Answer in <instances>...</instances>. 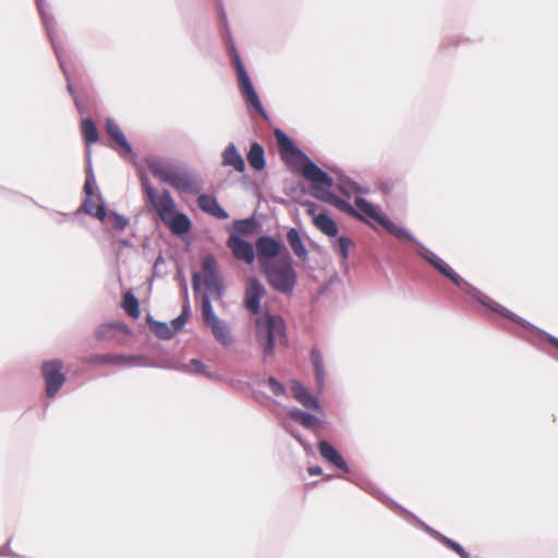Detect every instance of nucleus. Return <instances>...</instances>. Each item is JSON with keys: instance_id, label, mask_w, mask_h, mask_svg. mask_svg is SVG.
<instances>
[{"instance_id": "nucleus-24", "label": "nucleus", "mask_w": 558, "mask_h": 558, "mask_svg": "<svg viewBox=\"0 0 558 558\" xmlns=\"http://www.w3.org/2000/svg\"><path fill=\"white\" fill-rule=\"evenodd\" d=\"M314 226L325 235L335 238L338 232L337 222L327 214L320 213L313 218Z\"/></svg>"}, {"instance_id": "nucleus-54", "label": "nucleus", "mask_w": 558, "mask_h": 558, "mask_svg": "<svg viewBox=\"0 0 558 558\" xmlns=\"http://www.w3.org/2000/svg\"><path fill=\"white\" fill-rule=\"evenodd\" d=\"M306 453L312 452V445L307 442L305 439L300 444Z\"/></svg>"}, {"instance_id": "nucleus-17", "label": "nucleus", "mask_w": 558, "mask_h": 558, "mask_svg": "<svg viewBox=\"0 0 558 558\" xmlns=\"http://www.w3.org/2000/svg\"><path fill=\"white\" fill-rule=\"evenodd\" d=\"M105 130L108 136H110L114 143L121 147L123 153L125 154H132L133 148L130 142L128 141L126 136L120 129L119 124L116 122L112 118H107L105 122Z\"/></svg>"}, {"instance_id": "nucleus-50", "label": "nucleus", "mask_w": 558, "mask_h": 558, "mask_svg": "<svg viewBox=\"0 0 558 558\" xmlns=\"http://www.w3.org/2000/svg\"><path fill=\"white\" fill-rule=\"evenodd\" d=\"M227 49H228L229 57H232L234 53H239L229 33H228V40H227Z\"/></svg>"}, {"instance_id": "nucleus-16", "label": "nucleus", "mask_w": 558, "mask_h": 558, "mask_svg": "<svg viewBox=\"0 0 558 558\" xmlns=\"http://www.w3.org/2000/svg\"><path fill=\"white\" fill-rule=\"evenodd\" d=\"M371 494H373L378 500H380L381 502L392 507L393 509H397L410 517H412L413 519H415L420 524L421 526L424 529L425 532H427L432 537H434L435 539H437L438 542L440 541V538L442 537V534L438 531H436L435 529L430 527L429 525H427L426 523L420 521L413 513H411L410 511H408L407 509H404L401 505H399L398 502L393 501L392 499H390L388 496H386L384 493L379 492V490H376V492H371Z\"/></svg>"}, {"instance_id": "nucleus-46", "label": "nucleus", "mask_w": 558, "mask_h": 558, "mask_svg": "<svg viewBox=\"0 0 558 558\" xmlns=\"http://www.w3.org/2000/svg\"><path fill=\"white\" fill-rule=\"evenodd\" d=\"M81 208L85 214L92 216L96 206H95V203L92 199V197L88 196V197H85Z\"/></svg>"}, {"instance_id": "nucleus-43", "label": "nucleus", "mask_w": 558, "mask_h": 558, "mask_svg": "<svg viewBox=\"0 0 558 558\" xmlns=\"http://www.w3.org/2000/svg\"><path fill=\"white\" fill-rule=\"evenodd\" d=\"M40 17L49 29L51 23V14L45 9V0H35Z\"/></svg>"}, {"instance_id": "nucleus-23", "label": "nucleus", "mask_w": 558, "mask_h": 558, "mask_svg": "<svg viewBox=\"0 0 558 558\" xmlns=\"http://www.w3.org/2000/svg\"><path fill=\"white\" fill-rule=\"evenodd\" d=\"M337 190L347 197H351L355 194H367L369 191L367 187L360 185L349 177L340 175L337 179Z\"/></svg>"}, {"instance_id": "nucleus-12", "label": "nucleus", "mask_w": 558, "mask_h": 558, "mask_svg": "<svg viewBox=\"0 0 558 558\" xmlns=\"http://www.w3.org/2000/svg\"><path fill=\"white\" fill-rule=\"evenodd\" d=\"M226 244L236 260L243 262L247 265L254 263L256 257L255 246L242 236L238 234H230Z\"/></svg>"}, {"instance_id": "nucleus-21", "label": "nucleus", "mask_w": 558, "mask_h": 558, "mask_svg": "<svg viewBox=\"0 0 558 558\" xmlns=\"http://www.w3.org/2000/svg\"><path fill=\"white\" fill-rule=\"evenodd\" d=\"M287 241L294 255L302 262L308 259V252L304 245L301 233L295 228H290L287 232Z\"/></svg>"}, {"instance_id": "nucleus-25", "label": "nucleus", "mask_w": 558, "mask_h": 558, "mask_svg": "<svg viewBox=\"0 0 558 558\" xmlns=\"http://www.w3.org/2000/svg\"><path fill=\"white\" fill-rule=\"evenodd\" d=\"M247 161L250 166L256 170L262 171L266 167L265 150L258 142H253L247 153Z\"/></svg>"}, {"instance_id": "nucleus-6", "label": "nucleus", "mask_w": 558, "mask_h": 558, "mask_svg": "<svg viewBox=\"0 0 558 558\" xmlns=\"http://www.w3.org/2000/svg\"><path fill=\"white\" fill-rule=\"evenodd\" d=\"M230 59L235 70V77L239 92L248 110L255 111L263 119L268 120V113L263 107L260 98L255 89L251 76L244 65V62L241 59L240 53H234L232 57H230Z\"/></svg>"}, {"instance_id": "nucleus-45", "label": "nucleus", "mask_w": 558, "mask_h": 558, "mask_svg": "<svg viewBox=\"0 0 558 558\" xmlns=\"http://www.w3.org/2000/svg\"><path fill=\"white\" fill-rule=\"evenodd\" d=\"M109 216L113 219L114 228L118 230H124L129 223L128 219L117 211H109Z\"/></svg>"}, {"instance_id": "nucleus-56", "label": "nucleus", "mask_w": 558, "mask_h": 558, "mask_svg": "<svg viewBox=\"0 0 558 558\" xmlns=\"http://www.w3.org/2000/svg\"><path fill=\"white\" fill-rule=\"evenodd\" d=\"M120 243H121V245H122V246H125V247H130V246H132L131 241H130V240H128V239H122V240L120 241Z\"/></svg>"}, {"instance_id": "nucleus-41", "label": "nucleus", "mask_w": 558, "mask_h": 558, "mask_svg": "<svg viewBox=\"0 0 558 558\" xmlns=\"http://www.w3.org/2000/svg\"><path fill=\"white\" fill-rule=\"evenodd\" d=\"M299 402L307 410H313L317 412H320L323 410L318 399L315 398L311 392Z\"/></svg>"}, {"instance_id": "nucleus-49", "label": "nucleus", "mask_w": 558, "mask_h": 558, "mask_svg": "<svg viewBox=\"0 0 558 558\" xmlns=\"http://www.w3.org/2000/svg\"><path fill=\"white\" fill-rule=\"evenodd\" d=\"M163 264H165V257H163L162 253L159 252V254H158V256H157V258H156V260L154 263V266H153V275L155 277L158 276L157 275V270H158L159 266H161Z\"/></svg>"}, {"instance_id": "nucleus-18", "label": "nucleus", "mask_w": 558, "mask_h": 558, "mask_svg": "<svg viewBox=\"0 0 558 558\" xmlns=\"http://www.w3.org/2000/svg\"><path fill=\"white\" fill-rule=\"evenodd\" d=\"M117 331H121L125 335L131 333L129 326L121 322H110L101 324L95 330V338L98 341H107L116 338Z\"/></svg>"}, {"instance_id": "nucleus-48", "label": "nucleus", "mask_w": 558, "mask_h": 558, "mask_svg": "<svg viewBox=\"0 0 558 558\" xmlns=\"http://www.w3.org/2000/svg\"><path fill=\"white\" fill-rule=\"evenodd\" d=\"M185 324H186V322H184V318L178 316L171 320L170 329L173 330V335H174L175 332L182 330L183 327L185 326Z\"/></svg>"}, {"instance_id": "nucleus-20", "label": "nucleus", "mask_w": 558, "mask_h": 558, "mask_svg": "<svg viewBox=\"0 0 558 558\" xmlns=\"http://www.w3.org/2000/svg\"><path fill=\"white\" fill-rule=\"evenodd\" d=\"M222 166L232 167L238 172H244L245 162L234 143H229L222 151Z\"/></svg>"}, {"instance_id": "nucleus-2", "label": "nucleus", "mask_w": 558, "mask_h": 558, "mask_svg": "<svg viewBox=\"0 0 558 558\" xmlns=\"http://www.w3.org/2000/svg\"><path fill=\"white\" fill-rule=\"evenodd\" d=\"M146 197L150 205L155 208L160 220L169 228V230L178 236L189 233L192 222L189 216L177 210L175 202L168 190H163L160 195L150 184L147 178L142 179Z\"/></svg>"}, {"instance_id": "nucleus-44", "label": "nucleus", "mask_w": 558, "mask_h": 558, "mask_svg": "<svg viewBox=\"0 0 558 558\" xmlns=\"http://www.w3.org/2000/svg\"><path fill=\"white\" fill-rule=\"evenodd\" d=\"M291 389L294 393V398L298 401L302 400L304 397H306V395L310 393L307 388L299 381H292Z\"/></svg>"}, {"instance_id": "nucleus-8", "label": "nucleus", "mask_w": 558, "mask_h": 558, "mask_svg": "<svg viewBox=\"0 0 558 558\" xmlns=\"http://www.w3.org/2000/svg\"><path fill=\"white\" fill-rule=\"evenodd\" d=\"M327 180H314L311 182V195L316 199L323 201L327 204H330L343 211L348 216L355 218L360 221H366L365 217L355 209V206H352L349 202L340 198L336 194L329 191V189L335 184V180L331 175L327 173Z\"/></svg>"}, {"instance_id": "nucleus-1", "label": "nucleus", "mask_w": 558, "mask_h": 558, "mask_svg": "<svg viewBox=\"0 0 558 558\" xmlns=\"http://www.w3.org/2000/svg\"><path fill=\"white\" fill-rule=\"evenodd\" d=\"M416 254L426 260L434 269H436L444 277L449 279L454 286H457L465 295L466 299L476 301L481 305L485 306L489 311L501 315L505 318L518 324L525 330L530 331L537 338H546L547 341L555 348L558 349V338L544 331L532 323L527 322L523 317L509 311L501 304L497 303L488 295L480 291L477 288L464 280L459 274H457L446 262H444L433 251L427 248L423 243H417Z\"/></svg>"}, {"instance_id": "nucleus-62", "label": "nucleus", "mask_w": 558, "mask_h": 558, "mask_svg": "<svg viewBox=\"0 0 558 558\" xmlns=\"http://www.w3.org/2000/svg\"><path fill=\"white\" fill-rule=\"evenodd\" d=\"M330 478H332V475H326L324 480L327 481V480H330Z\"/></svg>"}, {"instance_id": "nucleus-33", "label": "nucleus", "mask_w": 558, "mask_h": 558, "mask_svg": "<svg viewBox=\"0 0 558 558\" xmlns=\"http://www.w3.org/2000/svg\"><path fill=\"white\" fill-rule=\"evenodd\" d=\"M82 133L87 147L99 140L97 126L90 118H86L82 121Z\"/></svg>"}, {"instance_id": "nucleus-15", "label": "nucleus", "mask_w": 558, "mask_h": 558, "mask_svg": "<svg viewBox=\"0 0 558 558\" xmlns=\"http://www.w3.org/2000/svg\"><path fill=\"white\" fill-rule=\"evenodd\" d=\"M198 207L206 214L219 220L229 218V214L221 207L218 199L214 195L201 194L197 198Z\"/></svg>"}, {"instance_id": "nucleus-57", "label": "nucleus", "mask_w": 558, "mask_h": 558, "mask_svg": "<svg viewBox=\"0 0 558 558\" xmlns=\"http://www.w3.org/2000/svg\"><path fill=\"white\" fill-rule=\"evenodd\" d=\"M291 435L298 440L299 444H301L304 438L300 434L291 433Z\"/></svg>"}, {"instance_id": "nucleus-51", "label": "nucleus", "mask_w": 558, "mask_h": 558, "mask_svg": "<svg viewBox=\"0 0 558 558\" xmlns=\"http://www.w3.org/2000/svg\"><path fill=\"white\" fill-rule=\"evenodd\" d=\"M307 472L311 476H318L323 474V469L318 465H313L307 469Z\"/></svg>"}, {"instance_id": "nucleus-39", "label": "nucleus", "mask_w": 558, "mask_h": 558, "mask_svg": "<svg viewBox=\"0 0 558 558\" xmlns=\"http://www.w3.org/2000/svg\"><path fill=\"white\" fill-rule=\"evenodd\" d=\"M202 270L204 272V278L213 276L217 274V262L213 255H207L204 257L202 263Z\"/></svg>"}, {"instance_id": "nucleus-3", "label": "nucleus", "mask_w": 558, "mask_h": 558, "mask_svg": "<svg viewBox=\"0 0 558 558\" xmlns=\"http://www.w3.org/2000/svg\"><path fill=\"white\" fill-rule=\"evenodd\" d=\"M256 341L262 350L263 362L274 357L275 348L288 347L287 326L280 315L265 313L256 318Z\"/></svg>"}, {"instance_id": "nucleus-38", "label": "nucleus", "mask_w": 558, "mask_h": 558, "mask_svg": "<svg viewBox=\"0 0 558 558\" xmlns=\"http://www.w3.org/2000/svg\"><path fill=\"white\" fill-rule=\"evenodd\" d=\"M352 245V240L347 235L339 236L335 242V248L343 260L349 257V250Z\"/></svg>"}, {"instance_id": "nucleus-31", "label": "nucleus", "mask_w": 558, "mask_h": 558, "mask_svg": "<svg viewBox=\"0 0 558 558\" xmlns=\"http://www.w3.org/2000/svg\"><path fill=\"white\" fill-rule=\"evenodd\" d=\"M233 229L235 231L234 234L240 236L242 235H251L257 229V221L254 217L245 218V219H235L232 222Z\"/></svg>"}, {"instance_id": "nucleus-37", "label": "nucleus", "mask_w": 558, "mask_h": 558, "mask_svg": "<svg viewBox=\"0 0 558 558\" xmlns=\"http://www.w3.org/2000/svg\"><path fill=\"white\" fill-rule=\"evenodd\" d=\"M204 282L206 288L214 294H216L218 298H221L225 292L223 283L218 275L215 274L213 276L204 278Z\"/></svg>"}, {"instance_id": "nucleus-53", "label": "nucleus", "mask_w": 558, "mask_h": 558, "mask_svg": "<svg viewBox=\"0 0 558 558\" xmlns=\"http://www.w3.org/2000/svg\"><path fill=\"white\" fill-rule=\"evenodd\" d=\"M193 289L195 292L199 291L201 289V275L199 274H194L193 275Z\"/></svg>"}, {"instance_id": "nucleus-59", "label": "nucleus", "mask_w": 558, "mask_h": 558, "mask_svg": "<svg viewBox=\"0 0 558 558\" xmlns=\"http://www.w3.org/2000/svg\"><path fill=\"white\" fill-rule=\"evenodd\" d=\"M221 20L223 21V23H227V15L225 11H221Z\"/></svg>"}, {"instance_id": "nucleus-22", "label": "nucleus", "mask_w": 558, "mask_h": 558, "mask_svg": "<svg viewBox=\"0 0 558 558\" xmlns=\"http://www.w3.org/2000/svg\"><path fill=\"white\" fill-rule=\"evenodd\" d=\"M289 417L307 429H314L320 425V420L312 413L305 412L299 408H292L288 412Z\"/></svg>"}, {"instance_id": "nucleus-14", "label": "nucleus", "mask_w": 558, "mask_h": 558, "mask_svg": "<svg viewBox=\"0 0 558 558\" xmlns=\"http://www.w3.org/2000/svg\"><path fill=\"white\" fill-rule=\"evenodd\" d=\"M317 448L320 457L331 464L332 466L343 471L344 473H350L351 469L344 458L341 456L339 450L328 440H320L317 444Z\"/></svg>"}, {"instance_id": "nucleus-5", "label": "nucleus", "mask_w": 558, "mask_h": 558, "mask_svg": "<svg viewBox=\"0 0 558 558\" xmlns=\"http://www.w3.org/2000/svg\"><path fill=\"white\" fill-rule=\"evenodd\" d=\"M275 137L282 155L288 161L300 162L301 173L307 181L327 180V172L319 168L294 142L280 129L275 130Z\"/></svg>"}, {"instance_id": "nucleus-10", "label": "nucleus", "mask_w": 558, "mask_h": 558, "mask_svg": "<svg viewBox=\"0 0 558 558\" xmlns=\"http://www.w3.org/2000/svg\"><path fill=\"white\" fill-rule=\"evenodd\" d=\"M258 268L276 263L288 251L284 244L270 235H260L255 242Z\"/></svg>"}, {"instance_id": "nucleus-47", "label": "nucleus", "mask_w": 558, "mask_h": 558, "mask_svg": "<svg viewBox=\"0 0 558 558\" xmlns=\"http://www.w3.org/2000/svg\"><path fill=\"white\" fill-rule=\"evenodd\" d=\"M108 215L109 214L106 210L105 204L97 205L94 213L92 214L93 217L97 218L100 221H105Z\"/></svg>"}, {"instance_id": "nucleus-28", "label": "nucleus", "mask_w": 558, "mask_h": 558, "mask_svg": "<svg viewBox=\"0 0 558 558\" xmlns=\"http://www.w3.org/2000/svg\"><path fill=\"white\" fill-rule=\"evenodd\" d=\"M215 339L223 347H229L232 343V337L227 323L222 319L209 325Z\"/></svg>"}, {"instance_id": "nucleus-13", "label": "nucleus", "mask_w": 558, "mask_h": 558, "mask_svg": "<svg viewBox=\"0 0 558 558\" xmlns=\"http://www.w3.org/2000/svg\"><path fill=\"white\" fill-rule=\"evenodd\" d=\"M93 363L113 364L123 367L148 366L146 357L130 354H94L90 356Z\"/></svg>"}, {"instance_id": "nucleus-58", "label": "nucleus", "mask_w": 558, "mask_h": 558, "mask_svg": "<svg viewBox=\"0 0 558 558\" xmlns=\"http://www.w3.org/2000/svg\"><path fill=\"white\" fill-rule=\"evenodd\" d=\"M60 217L61 218H58V220H57L59 223L63 222V220L66 218V215L65 214H60Z\"/></svg>"}, {"instance_id": "nucleus-4", "label": "nucleus", "mask_w": 558, "mask_h": 558, "mask_svg": "<svg viewBox=\"0 0 558 558\" xmlns=\"http://www.w3.org/2000/svg\"><path fill=\"white\" fill-rule=\"evenodd\" d=\"M268 286L282 295H291L298 284V272L293 266V258L286 251L276 263L259 268Z\"/></svg>"}, {"instance_id": "nucleus-30", "label": "nucleus", "mask_w": 558, "mask_h": 558, "mask_svg": "<svg viewBox=\"0 0 558 558\" xmlns=\"http://www.w3.org/2000/svg\"><path fill=\"white\" fill-rule=\"evenodd\" d=\"M178 369L193 375H203L213 378L214 375L208 372L207 366L198 359H192L189 363L182 364Z\"/></svg>"}, {"instance_id": "nucleus-34", "label": "nucleus", "mask_w": 558, "mask_h": 558, "mask_svg": "<svg viewBox=\"0 0 558 558\" xmlns=\"http://www.w3.org/2000/svg\"><path fill=\"white\" fill-rule=\"evenodd\" d=\"M122 307L128 315L133 318L140 317V303L132 292H126L123 295Z\"/></svg>"}, {"instance_id": "nucleus-42", "label": "nucleus", "mask_w": 558, "mask_h": 558, "mask_svg": "<svg viewBox=\"0 0 558 558\" xmlns=\"http://www.w3.org/2000/svg\"><path fill=\"white\" fill-rule=\"evenodd\" d=\"M442 545H445L446 547L450 548L451 550H453L457 555H459L460 557L464 554L465 555V549L456 541L442 535V537L440 538L439 541Z\"/></svg>"}, {"instance_id": "nucleus-52", "label": "nucleus", "mask_w": 558, "mask_h": 558, "mask_svg": "<svg viewBox=\"0 0 558 558\" xmlns=\"http://www.w3.org/2000/svg\"><path fill=\"white\" fill-rule=\"evenodd\" d=\"M191 316V307L189 304H184L182 307V312L179 315V317H183L184 322H187L189 317Z\"/></svg>"}, {"instance_id": "nucleus-36", "label": "nucleus", "mask_w": 558, "mask_h": 558, "mask_svg": "<svg viewBox=\"0 0 558 558\" xmlns=\"http://www.w3.org/2000/svg\"><path fill=\"white\" fill-rule=\"evenodd\" d=\"M202 313H203L204 322L207 326H209L220 319L215 314L210 299L207 294H204L203 299H202Z\"/></svg>"}, {"instance_id": "nucleus-27", "label": "nucleus", "mask_w": 558, "mask_h": 558, "mask_svg": "<svg viewBox=\"0 0 558 558\" xmlns=\"http://www.w3.org/2000/svg\"><path fill=\"white\" fill-rule=\"evenodd\" d=\"M381 227L391 235L396 236L398 240H408L414 243L416 246L417 243H421L408 229L395 223L387 217L385 220H383Z\"/></svg>"}, {"instance_id": "nucleus-40", "label": "nucleus", "mask_w": 558, "mask_h": 558, "mask_svg": "<svg viewBox=\"0 0 558 558\" xmlns=\"http://www.w3.org/2000/svg\"><path fill=\"white\" fill-rule=\"evenodd\" d=\"M258 383L262 384L264 380H259ZM265 383L268 385L276 397H282L286 395L287 389L284 385L277 380L274 376L268 377Z\"/></svg>"}, {"instance_id": "nucleus-60", "label": "nucleus", "mask_w": 558, "mask_h": 558, "mask_svg": "<svg viewBox=\"0 0 558 558\" xmlns=\"http://www.w3.org/2000/svg\"><path fill=\"white\" fill-rule=\"evenodd\" d=\"M461 558H471V555L468 551H465V555L463 554Z\"/></svg>"}, {"instance_id": "nucleus-7", "label": "nucleus", "mask_w": 558, "mask_h": 558, "mask_svg": "<svg viewBox=\"0 0 558 558\" xmlns=\"http://www.w3.org/2000/svg\"><path fill=\"white\" fill-rule=\"evenodd\" d=\"M148 169L154 177L177 190L194 194L203 190V181L194 179L187 171H173L156 161L149 162Z\"/></svg>"}, {"instance_id": "nucleus-55", "label": "nucleus", "mask_w": 558, "mask_h": 558, "mask_svg": "<svg viewBox=\"0 0 558 558\" xmlns=\"http://www.w3.org/2000/svg\"><path fill=\"white\" fill-rule=\"evenodd\" d=\"M316 205L314 203H310L307 205V214L314 216Z\"/></svg>"}, {"instance_id": "nucleus-35", "label": "nucleus", "mask_w": 558, "mask_h": 558, "mask_svg": "<svg viewBox=\"0 0 558 558\" xmlns=\"http://www.w3.org/2000/svg\"><path fill=\"white\" fill-rule=\"evenodd\" d=\"M86 161H87V169H86V179L84 183V193L86 197H92L94 194V187L95 184V175L92 169V153L90 149H86Z\"/></svg>"}, {"instance_id": "nucleus-61", "label": "nucleus", "mask_w": 558, "mask_h": 558, "mask_svg": "<svg viewBox=\"0 0 558 558\" xmlns=\"http://www.w3.org/2000/svg\"><path fill=\"white\" fill-rule=\"evenodd\" d=\"M238 384H240V381L230 380V385L232 386H236Z\"/></svg>"}, {"instance_id": "nucleus-19", "label": "nucleus", "mask_w": 558, "mask_h": 558, "mask_svg": "<svg viewBox=\"0 0 558 558\" xmlns=\"http://www.w3.org/2000/svg\"><path fill=\"white\" fill-rule=\"evenodd\" d=\"M354 205L355 209L365 217V222H368V219H372L381 226L383 220L386 219V217L379 213V209L374 204L362 196H355Z\"/></svg>"}, {"instance_id": "nucleus-9", "label": "nucleus", "mask_w": 558, "mask_h": 558, "mask_svg": "<svg viewBox=\"0 0 558 558\" xmlns=\"http://www.w3.org/2000/svg\"><path fill=\"white\" fill-rule=\"evenodd\" d=\"M63 362L59 359L45 361L41 364V376L45 384L47 397L53 398L61 390L66 381L63 373Z\"/></svg>"}, {"instance_id": "nucleus-32", "label": "nucleus", "mask_w": 558, "mask_h": 558, "mask_svg": "<svg viewBox=\"0 0 558 558\" xmlns=\"http://www.w3.org/2000/svg\"><path fill=\"white\" fill-rule=\"evenodd\" d=\"M41 22H44V21L41 20ZM43 25H44V27H45V29H46L47 36H48V38H49V40H50V43H51V46H52V48H53V50H54V53H56V56H57V58H58V61H59V63H60V66H61L62 71H63V73H64V75H65V78L68 80V90H69V93H70L71 95H74L73 86H72V85H71V83L69 82L68 73H66V71H65V69H64L63 61H62V59H61L60 49H59V47L57 46L56 39H54V37H53V28H54V19H53V16L51 15V23H50V27H49V29L47 28V26H46V24H45V23H43Z\"/></svg>"}, {"instance_id": "nucleus-29", "label": "nucleus", "mask_w": 558, "mask_h": 558, "mask_svg": "<svg viewBox=\"0 0 558 558\" xmlns=\"http://www.w3.org/2000/svg\"><path fill=\"white\" fill-rule=\"evenodd\" d=\"M151 332L160 340H170L173 338V330L167 323L159 322L153 318L151 315H147L146 318Z\"/></svg>"}, {"instance_id": "nucleus-11", "label": "nucleus", "mask_w": 558, "mask_h": 558, "mask_svg": "<svg viewBox=\"0 0 558 558\" xmlns=\"http://www.w3.org/2000/svg\"><path fill=\"white\" fill-rule=\"evenodd\" d=\"M267 290L263 282L255 276L246 280L243 306L253 315L260 313V301L266 295Z\"/></svg>"}, {"instance_id": "nucleus-26", "label": "nucleus", "mask_w": 558, "mask_h": 558, "mask_svg": "<svg viewBox=\"0 0 558 558\" xmlns=\"http://www.w3.org/2000/svg\"><path fill=\"white\" fill-rule=\"evenodd\" d=\"M310 357H311V362H312V365L314 368L316 384L318 387L322 388L325 384V378H326V371H325L323 353L320 352V350L318 348H313L311 350Z\"/></svg>"}]
</instances>
